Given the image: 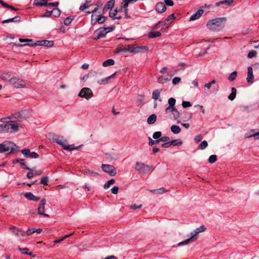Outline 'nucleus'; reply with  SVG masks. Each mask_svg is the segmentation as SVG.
I'll use <instances>...</instances> for the list:
<instances>
[{"mask_svg":"<svg viewBox=\"0 0 259 259\" xmlns=\"http://www.w3.org/2000/svg\"><path fill=\"white\" fill-rule=\"evenodd\" d=\"M161 27V31H164L165 29L169 27V23H167L165 22L160 21L154 26V29H158Z\"/></svg>","mask_w":259,"mask_h":259,"instance_id":"obj_18","label":"nucleus"},{"mask_svg":"<svg viewBox=\"0 0 259 259\" xmlns=\"http://www.w3.org/2000/svg\"><path fill=\"white\" fill-rule=\"evenodd\" d=\"M155 10L158 13H162L166 10V7L163 2H158L155 6Z\"/></svg>","mask_w":259,"mask_h":259,"instance_id":"obj_15","label":"nucleus"},{"mask_svg":"<svg viewBox=\"0 0 259 259\" xmlns=\"http://www.w3.org/2000/svg\"><path fill=\"white\" fill-rule=\"evenodd\" d=\"M236 89L235 88H232L231 89V93L228 96V99L231 101H233L236 97Z\"/></svg>","mask_w":259,"mask_h":259,"instance_id":"obj_35","label":"nucleus"},{"mask_svg":"<svg viewBox=\"0 0 259 259\" xmlns=\"http://www.w3.org/2000/svg\"><path fill=\"white\" fill-rule=\"evenodd\" d=\"M169 80H170V78L168 77H163V76H159L157 79V81L162 84H163Z\"/></svg>","mask_w":259,"mask_h":259,"instance_id":"obj_38","label":"nucleus"},{"mask_svg":"<svg viewBox=\"0 0 259 259\" xmlns=\"http://www.w3.org/2000/svg\"><path fill=\"white\" fill-rule=\"evenodd\" d=\"M161 33L160 31L150 32L148 34L150 38H155L161 36Z\"/></svg>","mask_w":259,"mask_h":259,"instance_id":"obj_36","label":"nucleus"},{"mask_svg":"<svg viewBox=\"0 0 259 259\" xmlns=\"http://www.w3.org/2000/svg\"><path fill=\"white\" fill-rule=\"evenodd\" d=\"M237 74V71L233 72L229 75V76L228 77V79L230 81H233V80H234L236 79V78Z\"/></svg>","mask_w":259,"mask_h":259,"instance_id":"obj_49","label":"nucleus"},{"mask_svg":"<svg viewBox=\"0 0 259 259\" xmlns=\"http://www.w3.org/2000/svg\"><path fill=\"white\" fill-rule=\"evenodd\" d=\"M74 233H71L69 235H66L65 236H64L63 237L60 238V239H57V240H55L54 241V243L55 244H56V243H60V242L63 241L64 240H65V239H66L67 238H68V237L71 236Z\"/></svg>","mask_w":259,"mask_h":259,"instance_id":"obj_47","label":"nucleus"},{"mask_svg":"<svg viewBox=\"0 0 259 259\" xmlns=\"http://www.w3.org/2000/svg\"><path fill=\"white\" fill-rule=\"evenodd\" d=\"M257 54V53L255 51L251 50L249 51L247 55V57L249 58H252L253 57H255L256 55Z\"/></svg>","mask_w":259,"mask_h":259,"instance_id":"obj_54","label":"nucleus"},{"mask_svg":"<svg viewBox=\"0 0 259 259\" xmlns=\"http://www.w3.org/2000/svg\"><path fill=\"white\" fill-rule=\"evenodd\" d=\"M50 14H43L42 15V17H49L51 15H53L55 17H59L61 14L60 10L58 8H55L53 10H51Z\"/></svg>","mask_w":259,"mask_h":259,"instance_id":"obj_17","label":"nucleus"},{"mask_svg":"<svg viewBox=\"0 0 259 259\" xmlns=\"http://www.w3.org/2000/svg\"><path fill=\"white\" fill-rule=\"evenodd\" d=\"M10 229L12 233L15 235L16 236H17V237H23L25 236V231L22 230L20 228H19L15 226H12L10 228Z\"/></svg>","mask_w":259,"mask_h":259,"instance_id":"obj_12","label":"nucleus"},{"mask_svg":"<svg viewBox=\"0 0 259 259\" xmlns=\"http://www.w3.org/2000/svg\"><path fill=\"white\" fill-rule=\"evenodd\" d=\"M197 235L198 233H196V231L194 230L193 232L190 233L189 236L190 238H188V239L190 240L191 242H192L198 238Z\"/></svg>","mask_w":259,"mask_h":259,"instance_id":"obj_32","label":"nucleus"},{"mask_svg":"<svg viewBox=\"0 0 259 259\" xmlns=\"http://www.w3.org/2000/svg\"><path fill=\"white\" fill-rule=\"evenodd\" d=\"M148 139L149 140V145L150 146H153L154 144H158L159 143V140H153L150 137L148 138Z\"/></svg>","mask_w":259,"mask_h":259,"instance_id":"obj_53","label":"nucleus"},{"mask_svg":"<svg viewBox=\"0 0 259 259\" xmlns=\"http://www.w3.org/2000/svg\"><path fill=\"white\" fill-rule=\"evenodd\" d=\"M181 80V79L180 77H175L172 79V83L174 85L177 84L178 83H179Z\"/></svg>","mask_w":259,"mask_h":259,"instance_id":"obj_60","label":"nucleus"},{"mask_svg":"<svg viewBox=\"0 0 259 259\" xmlns=\"http://www.w3.org/2000/svg\"><path fill=\"white\" fill-rule=\"evenodd\" d=\"M227 22L226 17H221L209 20L206 23V27L213 32L222 30L225 26Z\"/></svg>","mask_w":259,"mask_h":259,"instance_id":"obj_1","label":"nucleus"},{"mask_svg":"<svg viewBox=\"0 0 259 259\" xmlns=\"http://www.w3.org/2000/svg\"><path fill=\"white\" fill-rule=\"evenodd\" d=\"M254 76L252 67H248L247 68V77L246 80L248 83H252L253 81Z\"/></svg>","mask_w":259,"mask_h":259,"instance_id":"obj_16","label":"nucleus"},{"mask_svg":"<svg viewBox=\"0 0 259 259\" xmlns=\"http://www.w3.org/2000/svg\"><path fill=\"white\" fill-rule=\"evenodd\" d=\"M114 64V61L111 59H108L103 63V66L104 67H107L108 66L113 65Z\"/></svg>","mask_w":259,"mask_h":259,"instance_id":"obj_42","label":"nucleus"},{"mask_svg":"<svg viewBox=\"0 0 259 259\" xmlns=\"http://www.w3.org/2000/svg\"><path fill=\"white\" fill-rule=\"evenodd\" d=\"M176 19V17L174 14H172L168 16L167 18L165 19V21L167 23H169V25L170 24Z\"/></svg>","mask_w":259,"mask_h":259,"instance_id":"obj_41","label":"nucleus"},{"mask_svg":"<svg viewBox=\"0 0 259 259\" xmlns=\"http://www.w3.org/2000/svg\"><path fill=\"white\" fill-rule=\"evenodd\" d=\"M182 105L185 108L192 106V104L189 101H183Z\"/></svg>","mask_w":259,"mask_h":259,"instance_id":"obj_58","label":"nucleus"},{"mask_svg":"<svg viewBox=\"0 0 259 259\" xmlns=\"http://www.w3.org/2000/svg\"><path fill=\"white\" fill-rule=\"evenodd\" d=\"M176 102V100L175 98H172V97L170 98L168 100V103L169 104V106L167 107H175Z\"/></svg>","mask_w":259,"mask_h":259,"instance_id":"obj_44","label":"nucleus"},{"mask_svg":"<svg viewBox=\"0 0 259 259\" xmlns=\"http://www.w3.org/2000/svg\"><path fill=\"white\" fill-rule=\"evenodd\" d=\"M48 182L49 178L48 177H45L41 179L40 184L47 186L48 185Z\"/></svg>","mask_w":259,"mask_h":259,"instance_id":"obj_52","label":"nucleus"},{"mask_svg":"<svg viewBox=\"0 0 259 259\" xmlns=\"http://www.w3.org/2000/svg\"><path fill=\"white\" fill-rule=\"evenodd\" d=\"M161 136V132H156L153 135V138L155 139H159Z\"/></svg>","mask_w":259,"mask_h":259,"instance_id":"obj_55","label":"nucleus"},{"mask_svg":"<svg viewBox=\"0 0 259 259\" xmlns=\"http://www.w3.org/2000/svg\"><path fill=\"white\" fill-rule=\"evenodd\" d=\"M115 74V73H114L113 74H112L111 75L108 76V77H107L104 79H101V80H99L98 81V83L100 84H105L107 83H108V82H109V79L112 77Z\"/></svg>","mask_w":259,"mask_h":259,"instance_id":"obj_29","label":"nucleus"},{"mask_svg":"<svg viewBox=\"0 0 259 259\" xmlns=\"http://www.w3.org/2000/svg\"><path fill=\"white\" fill-rule=\"evenodd\" d=\"M52 140L57 143L59 145L61 146L62 148L67 151H72L73 150L78 149L82 145H79L77 147L74 146L73 145H69L66 140L64 139V137L61 136H59L55 134L52 135Z\"/></svg>","mask_w":259,"mask_h":259,"instance_id":"obj_2","label":"nucleus"},{"mask_svg":"<svg viewBox=\"0 0 259 259\" xmlns=\"http://www.w3.org/2000/svg\"><path fill=\"white\" fill-rule=\"evenodd\" d=\"M169 142L170 146H181L182 144V142L179 140H174Z\"/></svg>","mask_w":259,"mask_h":259,"instance_id":"obj_46","label":"nucleus"},{"mask_svg":"<svg viewBox=\"0 0 259 259\" xmlns=\"http://www.w3.org/2000/svg\"><path fill=\"white\" fill-rule=\"evenodd\" d=\"M107 19V17L103 16L102 14H100L99 15H96V21L99 24H102L104 22L106 21Z\"/></svg>","mask_w":259,"mask_h":259,"instance_id":"obj_28","label":"nucleus"},{"mask_svg":"<svg viewBox=\"0 0 259 259\" xmlns=\"http://www.w3.org/2000/svg\"><path fill=\"white\" fill-rule=\"evenodd\" d=\"M115 2L114 0H110L108 1L104 6V9H111L114 5Z\"/></svg>","mask_w":259,"mask_h":259,"instance_id":"obj_34","label":"nucleus"},{"mask_svg":"<svg viewBox=\"0 0 259 259\" xmlns=\"http://www.w3.org/2000/svg\"><path fill=\"white\" fill-rule=\"evenodd\" d=\"M19 41L23 43L25 42L26 44L22 45L23 46H36L35 44V42H34L32 39H23V38H20Z\"/></svg>","mask_w":259,"mask_h":259,"instance_id":"obj_22","label":"nucleus"},{"mask_svg":"<svg viewBox=\"0 0 259 259\" xmlns=\"http://www.w3.org/2000/svg\"><path fill=\"white\" fill-rule=\"evenodd\" d=\"M217 160V156L216 155H211L208 158V162L210 163H214Z\"/></svg>","mask_w":259,"mask_h":259,"instance_id":"obj_48","label":"nucleus"},{"mask_svg":"<svg viewBox=\"0 0 259 259\" xmlns=\"http://www.w3.org/2000/svg\"><path fill=\"white\" fill-rule=\"evenodd\" d=\"M206 228L204 226L202 225L199 227L196 228L195 230L196 231V233L199 234V233L204 232L206 230Z\"/></svg>","mask_w":259,"mask_h":259,"instance_id":"obj_51","label":"nucleus"},{"mask_svg":"<svg viewBox=\"0 0 259 259\" xmlns=\"http://www.w3.org/2000/svg\"><path fill=\"white\" fill-rule=\"evenodd\" d=\"M253 130L250 131V133H251L250 135H248V133L245 134V138H249L251 137H254L255 140L259 139V131L256 133H253Z\"/></svg>","mask_w":259,"mask_h":259,"instance_id":"obj_26","label":"nucleus"},{"mask_svg":"<svg viewBox=\"0 0 259 259\" xmlns=\"http://www.w3.org/2000/svg\"><path fill=\"white\" fill-rule=\"evenodd\" d=\"M136 169L140 173L146 174L154 169L151 166L146 165L144 163L137 162L136 165Z\"/></svg>","mask_w":259,"mask_h":259,"instance_id":"obj_6","label":"nucleus"},{"mask_svg":"<svg viewBox=\"0 0 259 259\" xmlns=\"http://www.w3.org/2000/svg\"><path fill=\"white\" fill-rule=\"evenodd\" d=\"M91 0H85V3L80 6L79 10L81 11H84L85 9H88L89 8L90 5L89 4L91 3Z\"/></svg>","mask_w":259,"mask_h":259,"instance_id":"obj_37","label":"nucleus"},{"mask_svg":"<svg viewBox=\"0 0 259 259\" xmlns=\"http://www.w3.org/2000/svg\"><path fill=\"white\" fill-rule=\"evenodd\" d=\"M101 168L104 172L108 173L110 176H114L117 174L115 168L112 165L102 164Z\"/></svg>","mask_w":259,"mask_h":259,"instance_id":"obj_9","label":"nucleus"},{"mask_svg":"<svg viewBox=\"0 0 259 259\" xmlns=\"http://www.w3.org/2000/svg\"><path fill=\"white\" fill-rule=\"evenodd\" d=\"M106 34H107V32H106L104 28H103V30H101L99 32L97 37L95 38V39L97 40L101 38L104 37H105Z\"/></svg>","mask_w":259,"mask_h":259,"instance_id":"obj_33","label":"nucleus"},{"mask_svg":"<svg viewBox=\"0 0 259 259\" xmlns=\"http://www.w3.org/2000/svg\"><path fill=\"white\" fill-rule=\"evenodd\" d=\"M117 13V10H114L112 12H110V13H109V16L112 18V20H114V18L116 17L115 16H116Z\"/></svg>","mask_w":259,"mask_h":259,"instance_id":"obj_59","label":"nucleus"},{"mask_svg":"<svg viewBox=\"0 0 259 259\" xmlns=\"http://www.w3.org/2000/svg\"><path fill=\"white\" fill-rule=\"evenodd\" d=\"M165 112L171 119L178 120L180 117V113L176 107H166Z\"/></svg>","mask_w":259,"mask_h":259,"instance_id":"obj_5","label":"nucleus"},{"mask_svg":"<svg viewBox=\"0 0 259 259\" xmlns=\"http://www.w3.org/2000/svg\"><path fill=\"white\" fill-rule=\"evenodd\" d=\"M157 116L155 114H153L149 116L147 119L148 123L151 124L154 123L156 120Z\"/></svg>","mask_w":259,"mask_h":259,"instance_id":"obj_31","label":"nucleus"},{"mask_svg":"<svg viewBox=\"0 0 259 259\" xmlns=\"http://www.w3.org/2000/svg\"><path fill=\"white\" fill-rule=\"evenodd\" d=\"M10 84L17 88H23L26 87V83L23 80L14 76L12 78Z\"/></svg>","mask_w":259,"mask_h":259,"instance_id":"obj_8","label":"nucleus"},{"mask_svg":"<svg viewBox=\"0 0 259 259\" xmlns=\"http://www.w3.org/2000/svg\"><path fill=\"white\" fill-rule=\"evenodd\" d=\"M19 126V123L12 120L4 121L0 124V133L17 132Z\"/></svg>","mask_w":259,"mask_h":259,"instance_id":"obj_3","label":"nucleus"},{"mask_svg":"<svg viewBox=\"0 0 259 259\" xmlns=\"http://www.w3.org/2000/svg\"><path fill=\"white\" fill-rule=\"evenodd\" d=\"M189 243H191L190 240L188 239L187 240H185L184 241H183L179 243L178 244V246L185 245H187Z\"/></svg>","mask_w":259,"mask_h":259,"instance_id":"obj_61","label":"nucleus"},{"mask_svg":"<svg viewBox=\"0 0 259 259\" xmlns=\"http://www.w3.org/2000/svg\"><path fill=\"white\" fill-rule=\"evenodd\" d=\"M211 86V85L209 83L205 84V85H204V89H203L204 92L205 93H208L209 91Z\"/></svg>","mask_w":259,"mask_h":259,"instance_id":"obj_56","label":"nucleus"},{"mask_svg":"<svg viewBox=\"0 0 259 259\" xmlns=\"http://www.w3.org/2000/svg\"><path fill=\"white\" fill-rule=\"evenodd\" d=\"M9 151L10 153L17 151H18V147L14 143L9 141H5L0 144V153L9 152Z\"/></svg>","mask_w":259,"mask_h":259,"instance_id":"obj_4","label":"nucleus"},{"mask_svg":"<svg viewBox=\"0 0 259 259\" xmlns=\"http://www.w3.org/2000/svg\"><path fill=\"white\" fill-rule=\"evenodd\" d=\"M49 0H35L34 5L36 6H43L48 5Z\"/></svg>","mask_w":259,"mask_h":259,"instance_id":"obj_27","label":"nucleus"},{"mask_svg":"<svg viewBox=\"0 0 259 259\" xmlns=\"http://www.w3.org/2000/svg\"><path fill=\"white\" fill-rule=\"evenodd\" d=\"M207 142L206 141H203L199 145V148L201 150H204L207 147Z\"/></svg>","mask_w":259,"mask_h":259,"instance_id":"obj_50","label":"nucleus"},{"mask_svg":"<svg viewBox=\"0 0 259 259\" xmlns=\"http://www.w3.org/2000/svg\"><path fill=\"white\" fill-rule=\"evenodd\" d=\"M18 249L20 251H21V252L22 253H23V254H25L28 255L29 256L32 255V252H28V251L29 250V249L27 248H21L20 247H18Z\"/></svg>","mask_w":259,"mask_h":259,"instance_id":"obj_40","label":"nucleus"},{"mask_svg":"<svg viewBox=\"0 0 259 259\" xmlns=\"http://www.w3.org/2000/svg\"><path fill=\"white\" fill-rule=\"evenodd\" d=\"M94 96L93 93L91 89L89 88H82L78 94V96L84 98L87 100L90 99Z\"/></svg>","mask_w":259,"mask_h":259,"instance_id":"obj_7","label":"nucleus"},{"mask_svg":"<svg viewBox=\"0 0 259 259\" xmlns=\"http://www.w3.org/2000/svg\"><path fill=\"white\" fill-rule=\"evenodd\" d=\"M24 196L30 200H33L34 201H37L39 200V197L34 195L31 192H27L24 194Z\"/></svg>","mask_w":259,"mask_h":259,"instance_id":"obj_21","label":"nucleus"},{"mask_svg":"<svg viewBox=\"0 0 259 259\" xmlns=\"http://www.w3.org/2000/svg\"><path fill=\"white\" fill-rule=\"evenodd\" d=\"M21 153L27 158H37L39 157L38 154L35 152H31L29 149H24L21 150Z\"/></svg>","mask_w":259,"mask_h":259,"instance_id":"obj_10","label":"nucleus"},{"mask_svg":"<svg viewBox=\"0 0 259 259\" xmlns=\"http://www.w3.org/2000/svg\"><path fill=\"white\" fill-rule=\"evenodd\" d=\"M46 203V200L45 198H42L39 204V206L38 207V213L41 215H42L45 217L49 218L50 216L49 214L45 213V205Z\"/></svg>","mask_w":259,"mask_h":259,"instance_id":"obj_11","label":"nucleus"},{"mask_svg":"<svg viewBox=\"0 0 259 259\" xmlns=\"http://www.w3.org/2000/svg\"><path fill=\"white\" fill-rule=\"evenodd\" d=\"M161 91L162 89L154 90L152 93V98L155 100H159V101H161V99H159Z\"/></svg>","mask_w":259,"mask_h":259,"instance_id":"obj_24","label":"nucleus"},{"mask_svg":"<svg viewBox=\"0 0 259 259\" xmlns=\"http://www.w3.org/2000/svg\"><path fill=\"white\" fill-rule=\"evenodd\" d=\"M119 190V188L117 186H114L111 189V192L113 194H117Z\"/></svg>","mask_w":259,"mask_h":259,"instance_id":"obj_64","label":"nucleus"},{"mask_svg":"<svg viewBox=\"0 0 259 259\" xmlns=\"http://www.w3.org/2000/svg\"><path fill=\"white\" fill-rule=\"evenodd\" d=\"M91 22L92 25H95L96 23H97V21H96V15L94 14L92 15Z\"/></svg>","mask_w":259,"mask_h":259,"instance_id":"obj_63","label":"nucleus"},{"mask_svg":"<svg viewBox=\"0 0 259 259\" xmlns=\"http://www.w3.org/2000/svg\"><path fill=\"white\" fill-rule=\"evenodd\" d=\"M35 228H31L28 230L27 232V236H30L35 233Z\"/></svg>","mask_w":259,"mask_h":259,"instance_id":"obj_62","label":"nucleus"},{"mask_svg":"<svg viewBox=\"0 0 259 259\" xmlns=\"http://www.w3.org/2000/svg\"><path fill=\"white\" fill-rule=\"evenodd\" d=\"M170 130L171 131L175 134H179V133H180L181 131V128L178 125H172L171 127H170Z\"/></svg>","mask_w":259,"mask_h":259,"instance_id":"obj_30","label":"nucleus"},{"mask_svg":"<svg viewBox=\"0 0 259 259\" xmlns=\"http://www.w3.org/2000/svg\"><path fill=\"white\" fill-rule=\"evenodd\" d=\"M35 44L37 46L51 47L54 45V41L48 40H38L35 42Z\"/></svg>","mask_w":259,"mask_h":259,"instance_id":"obj_14","label":"nucleus"},{"mask_svg":"<svg viewBox=\"0 0 259 259\" xmlns=\"http://www.w3.org/2000/svg\"><path fill=\"white\" fill-rule=\"evenodd\" d=\"M1 78L5 81H8L10 83L13 77L10 72H7L3 73L1 76Z\"/></svg>","mask_w":259,"mask_h":259,"instance_id":"obj_23","label":"nucleus"},{"mask_svg":"<svg viewBox=\"0 0 259 259\" xmlns=\"http://www.w3.org/2000/svg\"><path fill=\"white\" fill-rule=\"evenodd\" d=\"M234 2V0H223L215 3L217 7L222 6L223 8H226L230 6Z\"/></svg>","mask_w":259,"mask_h":259,"instance_id":"obj_13","label":"nucleus"},{"mask_svg":"<svg viewBox=\"0 0 259 259\" xmlns=\"http://www.w3.org/2000/svg\"><path fill=\"white\" fill-rule=\"evenodd\" d=\"M4 7L5 8H8V9H11L13 11H17L19 10V9L16 8L14 7L13 6H12V5H10L9 4H7V3H6L4 5Z\"/></svg>","mask_w":259,"mask_h":259,"instance_id":"obj_57","label":"nucleus"},{"mask_svg":"<svg viewBox=\"0 0 259 259\" xmlns=\"http://www.w3.org/2000/svg\"><path fill=\"white\" fill-rule=\"evenodd\" d=\"M148 48L146 46H136L135 48H133V49L130 50V52L137 53H139L143 51H147Z\"/></svg>","mask_w":259,"mask_h":259,"instance_id":"obj_19","label":"nucleus"},{"mask_svg":"<svg viewBox=\"0 0 259 259\" xmlns=\"http://www.w3.org/2000/svg\"><path fill=\"white\" fill-rule=\"evenodd\" d=\"M167 191L165 190L163 187H161L159 189L151 190V192L154 194H162Z\"/></svg>","mask_w":259,"mask_h":259,"instance_id":"obj_39","label":"nucleus"},{"mask_svg":"<svg viewBox=\"0 0 259 259\" xmlns=\"http://www.w3.org/2000/svg\"><path fill=\"white\" fill-rule=\"evenodd\" d=\"M115 183L114 179H111L108 181L104 185V188L105 189L109 188L110 185L114 184Z\"/></svg>","mask_w":259,"mask_h":259,"instance_id":"obj_43","label":"nucleus"},{"mask_svg":"<svg viewBox=\"0 0 259 259\" xmlns=\"http://www.w3.org/2000/svg\"><path fill=\"white\" fill-rule=\"evenodd\" d=\"M74 19V17H67L64 21V24L66 26H68L70 25L73 19Z\"/></svg>","mask_w":259,"mask_h":259,"instance_id":"obj_45","label":"nucleus"},{"mask_svg":"<svg viewBox=\"0 0 259 259\" xmlns=\"http://www.w3.org/2000/svg\"><path fill=\"white\" fill-rule=\"evenodd\" d=\"M21 20V17L17 16L12 18L4 20L2 21V23H6L12 22H19Z\"/></svg>","mask_w":259,"mask_h":259,"instance_id":"obj_25","label":"nucleus"},{"mask_svg":"<svg viewBox=\"0 0 259 259\" xmlns=\"http://www.w3.org/2000/svg\"><path fill=\"white\" fill-rule=\"evenodd\" d=\"M204 11L202 9H199L196 13L193 14L190 18L191 21H194L199 19L203 13Z\"/></svg>","mask_w":259,"mask_h":259,"instance_id":"obj_20","label":"nucleus"}]
</instances>
